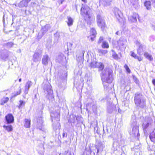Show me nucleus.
<instances>
[{
	"instance_id": "obj_1",
	"label": "nucleus",
	"mask_w": 155,
	"mask_h": 155,
	"mask_svg": "<svg viewBox=\"0 0 155 155\" xmlns=\"http://www.w3.org/2000/svg\"><path fill=\"white\" fill-rule=\"evenodd\" d=\"M80 14L87 24L90 25L94 21L92 11L87 5L82 4Z\"/></svg>"
},
{
	"instance_id": "obj_2",
	"label": "nucleus",
	"mask_w": 155,
	"mask_h": 155,
	"mask_svg": "<svg viewBox=\"0 0 155 155\" xmlns=\"http://www.w3.org/2000/svg\"><path fill=\"white\" fill-rule=\"evenodd\" d=\"M111 70L105 69L102 71L101 74V80L103 82L104 87L106 90H108V83H111L113 80Z\"/></svg>"
},
{
	"instance_id": "obj_3",
	"label": "nucleus",
	"mask_w": 155,
	"mask_h": 155,
	"mask_svg": "<svg viewBox=\"0 0 155 155\" xmlns=\"http://www.w3.org/2000/svg\"><path fill=\"white\" fill-rule=\"evenodd\" d=\"M134 101L136 106L138 108H145L146 107V100L141 94L139 92L135 93Z\"/></svg>"
},
{
	"instance_id": "obj_4",
	"label": "nucleus",
	"mask_w": 155,
	"mask_h": 155,
	"mask_svg": "<svg viewBox=\"0 0 155 155\" xmlns=\"http://www.w3.org/2000/svg\"><path fill=\"white\" fill-rule=\"evenodd\" d=\"M131 127H132V130L131 132V134L133 135L135 137H139L140 134L139 133V124H137L135 119L131 120Z\"/></svg>"
},
{
	"instance_id": "obj_5",
	"label": "nucleus",
	"mask_w": 155,
	"mask_h": 155,
	"mask_svg": "<svg viewBox=\"0 0 155 155\" xmlns=\"http://www.w3.org/2000/svg\"><path fill=\"white\" fill-rule=\"evenodd\" d=\"M51 88V86L49 84H45L43 87L44 92L46 94V96L49 99L53 97V91Z\"/></svg>"
},
{
	"instance_id": "obj_6",
	"label": "nucleus",
	"mask_w": 155,
	"mask_h": 155,
	"mask_svg": "<svg viewBox=\"0 0 155 155\" xmlns=\"http://www.w3.org/2000/svg\"><path fill=\"white\" fill-rule=\"evenodd\" d=\"M114 13L115 16L119 23H122L124 22L125 19L123 16L121 12L117 8H115L114 9Z\"/></svg>"
},
{
	"instance_id": "obj_7",
	"label": "nucleus",
	"mask_w": 155,
	"mask_h": 155,
	"mask_svg": "<svg viewBox=\"0 0 155 155\" xmlns=\"http://www.w3.org/2000/svg\"><path fill=\"white\" fill-rule=\"evenodd\" d=\"M42 51L38 49L33 55V60L34 61L37 62L40 61L42 56Z\"/></svg>"
},
{
	"instance_id": "obj_8",
	"label": "nucleus",
	"mask_w": 155,
	"mask_h": 155,
	"mask_svg": "<svg viewBox=\"0 0 155 155\" xmlns=\"http://www.w3.org/2000/svg\"><path fill=\"white\" fill-rule=\"evenodd\" d=\"M59 111L58 110L56 112L51 113V120L52 122L59 121L60 120Z\"/></svg>"
},
{
	"instance_id": "obj_9",
	"label": "nucleus",
	"mask_w": 155,
	"mask_h": 155,
	"mask_svg": "<svg viewBox=\"0 0 155 155\" xmlns=\"http://www.w3.org/2000/svg\"><path fill=\"white\" fill-rule=\"evenodd\" d=\"M97 23L98 26L101 27V29H103L105 27V20L104 18L99 15H97Z\"/></svg>"
},
{
	"instance_id": "obj_10",
	"label": "nucleus",
	"mask_w": 155,
	"mask_h": 155,
	"mask_svg": "<svg viewBox=\"0 0 155 155\" xmlns=\"http://www.w3.org/2000/svg\"><path fill=\"white\" fill-rule=\"evenodd\" d=\"M152 122V120L150 118L146 117L142 125L143 129L145 130L151 126Z\"/></svg>"
},
{
	"instance_id": "obj_11",
	"label": "nucleus",
	"mask_w": 155,
	"mask_h": 155,
	"mask_svg": "<svg viewBox=\"0 0 155 155\" xmlns=\"http://www.w3.org/2000/svg\"><path fill=\"white\" fill-rule=\"evenodd\" d=\"M51 28V26L49 24H47L44 26H43L41 30V32H39L38 33V37L41 38Z\"/></svg>"
},
{
	"instance_id": "obj_12",
	"label": "nucleus",
	"mask_w": 155,
	"mask_h": 155,
	"mask_svg": "<svg viewBox=\"0 0 155 155\" xmlns=\"http://www.w3.org/2000/svg\"><path fill=\"white\" fill-rule=\"evenodd\" d=\"M136 45L138 46V48L137 49V54L140 55H142L144 51L143 48V45L138 41H137Z\"/></svg>"
},
{
	"instance_id": "obj_13",
	"label": "nucleus",
	"mask_w": 155,
	"mask_h": 155,
	"mask_svg": "<svg viewBox=\"0 0 155 155\" xmlns=\"http://www.w3.org/2000/svg\"><path fill=\"white\" fill-rule=\"evenodd\" d=\"M104 147V145L102 143V142L101 141H96L95 147L97 150V153L99 151H102Z\"/></svg>"
},
{
	"instance_id": "obj_14",
	"label": "nucleus",
	"mask_w": 155,
	"mask_h": 155,
	"mask_svg": "<svg viewBox=\"0 0 155 155\" xmlns=\"http://www.w3.org/2000/svg\"><path fill=\"white\" fill-rule=\"evenodd\" d=\"M72 117L73 120L71 121L72 123H76L77 124H79L82 122L83 119L81 116H77L75 115H73Z\"/></svg>"
},
{
	"instance_id": "obj_15",
	"label": "nucleus",
	"mask_w": 155,
	"mask_h": 155,
	"mask_svg": "<svg viewBox=\"0 0 155 155\" xmlns=\"http://www.w3.org/2000/svg\"><path fill=\"white\" fill-rule=\"evenodd\" d=\"M43 121L41 116L38 117L37 119V127L40 130L43 131L44 128L43 124Z\"/></svg>"
},
{
	"instance_id": "obj_16",
	"label": "nucleus",
	"mask_w": 155,
	"mask_h": 155,
	"mask_svg": "<svg viewBox=\"0 0 155 155\" xmlns=\"http://www.w3.org/2000/svg\"><path fill=\"white\" fill-rule=\"evenodd\" d=\"M6 122L8 124L13 123L14 121V117L12 114H9L5 117Z\"/></svg>"
},
{
	"instance_id": "obj_17",
	"label": "nucleus",
	"mask_w": 155,
	"mask_h": 155,
	"mask_svg": "<svg viewBox=\"0 0 155 155\" xmlns=\"http://www.w3.org/2000/svg\"><path fill=\"white\" fill-rule=\"evenodd\" d=\"M90 32L91 35L89 37L92 41H94V38L96 36L97 32L96 30L94 28H91Z\"/></svg>"
},
{
	"instance_id": "obj_18",
	"label": "nucleus",
	"mask_w": 155,
	"mask_h": 155,
	"mask_svg": "<svg viewBox=\"0 0 155 155\" xmlns=\"http://www.w3.org/2000/svg\"><path fill=\"white\" fill-rule=\"evenodd\" d=\"M31 0H22L18 5V6L20 8L23 7H27L28 6V3Z\"/></svg>"
},
{
	"instance_id": "obj_19",
	"label": "nucleus",
	"mask_w": 155,
	"mask_h": 155,
	"mask_svg": "<svg viewBox=\"0 0 155 155\" xmlns=\"http://www.w3.org/2000/svg\"><path fill=\"white\" fill-rule=\"evenodd\" d=\"M59 121L53 122V128L56 132H58L60 128V125Z\"/></svg>"
},
{
	"instance_id": "obj_20",
	"label": "nucleus",
	"mask_w": 155,
	"mask_h": 155,
	"mask_svg": "<svg viewBox=\"0 0 155 155\" xmlns=\"http://www.w3.org/2000/svg\"><path fill=\"white\" fill-rule=\"evenodd\" d=\"M50 58L47 54H45L43 55L42 60V64L45 65H47L48 62L50 61Z\"/></svg>"
},
{
	"instance_id": "obj_21",
	"label": "nucleus",
	"mask_w": 155,
	"mask_h": 155,
	"mask_svg": "<svg viewBox=\"0 0 155 155\" xmlns=\"http://www.w3.org/2000/svg\"><path fill=\"white\" fill-rule=\"evenodd\" d=\"M32 83L31 81H28L25 84V86L24 93L25 94L28 93V90L30 87L32 86Z\"/></svg>"
},
{
	"instance_id": "obj_22",
	"label": "nucleus",
	"mask_w": 155,
	"mask_h": 155,
	"mask_svg": "<svg viewBox=\"0 0 155 155\" xmlns=\"http://www.w3.org/2000/svg\"><path fill=\"white\" fill-rule=\"evenodd\" d=\"M118 46L120 47H124L126 45L127 42L125 40H124L122 38H120L117 42Z\"/></svg>"
},
{
	"instance_id": "obj_23",
	"label": "nucleus",
	"mask_w": 155,
	"mask_h": 155,
	"mask_svg": "<svg viewBox=\"0 0 155 155\" xmlns=\"http://www.w3.org/2000/svg\"><path fill=\"white\" fill-rule=\"evenodd\" d=\"M113 0H101L100 2H101L104 6H107L110 5Z\"/></svg>"
},
{
	"instance_id": "obj_24",
	"label": "nucleus",
	"mask_w": 155,
	"mask_h": 155,
	"mask_svg": "<svg viewBox=\"0 0 155 155\" xmlns=\"http://www.w3.org/2000/svg\"><path fill=\"white\" fill-rule=\"evenodd\" d=\"M137 15L136 13H133L132 15L129 16L128 18L129 20L132 22H135L137 21Z\"/></svg>"
},
{
	"instance_id": "obj_25",
	"label": "nucleus",
	"mask_w": 155,
	"mask_h": 155,
	"mask_svg": "<svg viewBox=\"0 0 155 155\" xmlns=\"http://www.w3.org/2000/svg\"><path fill=\"white\" fill-rule=\"evenodd\" d=\"M66 58L62 54H61L58 56L56 61L57 62L60 63L62 64L63 61H65Z\"/></svg>"
},
{
	"instance_id": "obj_26",
	"label": "nucleus",
	"mask_w": 155,
	"mask_h": 155,
	"mask_svg": "<svg viewBox=\"0 0 155 155\" xmlns=\"http://www.w3.org/2000/svg\"><path fill=\"white\" fill-rule=\"evenodd\" d=\"M1 57L4 60H5L7 59L8 57V54L7 51H3L1 53Z\"/></svg>"
},
{
	"instance_id": "obj_27",
	"label": "nucleus",
	"mask_w": 155,
	"mask_h": 155,
	"mask_svg": "<svg viewBox=\"0 0 155 155\" xmlns=\"http://www.w3.org/2000/svg\"><path fill=\"white\" fill-rule=\"evenodd\" d=\"M130 54L132 57L135 59H137L139 61H141L142 60V58L141 57L137 56V54L132 51L130 52Z\"/></svg>"
},
{
	"instance_id": "obj_28",
	"label": "nucleus",
	"mask_w": 155,
	"mask_h": 155,
	"mask_svg": "<svg viewBox=\"0 0 155 155\" xmlns=\"http://www.w3.org/2000/svg\"><path fill=\"white\" fill-rule=\"evenodd\" d=\"M144 4L147 10H150L151 7V3L150 1L147 0L145 1Z\"/></svg>"
},
{
	"instance_id": "obj_29",
	"label": "nucleus",
	"mask_w": 155,
	"mask_h": 155,
	"mask_svg": "<svg viewBox=\"0 0 155 155\" xmlns=\"http://www.w3.org/2000/svg\"><path fill=\"white\" fill-rule=\"evenodd\" d=\"M54 43H57L58 42L60 38V32L57 31L54 34Z\"/></svg>"
},
{
	"instance_id": "obj_30",
	"label": "nucleus",
	"mask_w": 155,
	"mask_h": 155,
	"mask_svg": "<svg viewBox=\"0 0 155 155\" xmlns=\"http://www.w3.org/2000/svg\"><path fill=\"white\" fill-rule=\"evenodd\" d=\"M31 120L27 119H25L24 120V126L26 128H29L30 127Z\"/></svg>"
},
{
	"instance_id": "obj_31",
	"label": "nucleus",
	"mask_w": 155,
	"mask_h": 155,
	"mask_svg": "<svg viewBox=\"0 0 155 155\" xmlns=\"http://www.w3.org/2000/svg\"><path fill=\"white\" fill-rule=\"evenodd\" d=\"M149 137L152 141L155 142V129L150 134Z\"/></svg>"
},
{
	"instance_id": "obj_32",
	"label": "nucleus",
	"mask_w": 155,
	"mask_h": 155,
	"mask_svg": "<svg viewBox=\"0 0 155 155\" xmlns=\"http://www.w3.org/2000/svg\"><path fill=\"white\" fill-rule=\"evenodd\" d=\"M15 44H14L12 42H9L7 43H4L3 44V46L6 47L8 48H11L13 47Z\"/></svg>"
},
{
	"instance_id": "obj_33",
	"label": "nucleus",
	"mask_w": 155,
	"mask_h": 155,
	"mask_svg": "<svg viewBox=\"0 0 155 155\" xmlns=\"http://www.w3.org/2000/svg\"><path fill=\"white\" fill-rule=\"evenodd\" d=\"M96 68H98L99 71H102L104 68V64L101 62H98Z\"/></svg>"
},
{
	"instance_id": "obj_34",
	"label": "nucleus",
	"mask_w": 155,
	"mask_h": 155,
	"mask_svg": "<svg viewBox=\"0 0 155 155\" xmlns=\"http://www.w3.org/2000/svg\"><path fill=\"white\" fill-rule=\"evenodd\" d=\"M9 98L8 97H4L1 100L0 104L1 105H3L5 104L8 101Z\"/></svg>"
},
{
	"instance_id": "obj_35",
	"label": "nucleus",
	"mask_w": 155,
	"mask_h": 155,
	"mask_svg": "<svg viewBox=\"0 0 155 155\" xmlns=\"http://www.w3.org/2000/svg\"><path fill=\"white\" fill-rule=\"evenodd\" d=\"M68 22H67L68 25V26H71L73 25V20L71 17H68Z\"/></svg>"
},
{
	"instance_id": "obj_36",
	"label": "nucleus",
	"mask_w": 155,
	"mask_h": 155,
	"mask_svg": "<svg viewBox=\"0 0 155 155\" xmlns=\"http://www.w3.org/2000/svg\"><path fill=\"white\" fill-rule=\"evenodd\" d=\"M98 62L95 61L91 62L90 64V67L91 68H96Z\"/></svg>"
},
{
	"instance_id": "obj_37",
	"label": "nucleus",
	"mask_w": 155,
	"mask_h": 155,
	"mask_svg": "<svg viewBox=\"0 0 155 155\" xmlns=\"http://www.w3.org/2000/svg\"><path fill=\"white\" fill-rule=\"evenodd\" d=\"M101 46L103 48H108L109 47L108 42L106 41L103 42Z\"/></svg>"
},
{
	"instance_id": "obj_38",
	"label": "nucleus",
	"mask_w": 155,
	"mask_h": 155,
	"mask_svg": "<svg viewBox=\"0 0 155 155\" xmlns=\"http://www.w3.org/2000/svg\"><path fill=\"white\" fill-rule=\"evenodd\" d=\"M21 91V87H19V90L18 91H17L16 93H13L12 94V98H13L15 97L16 96L20 94Z\"/></svg>"
},
{
	"instance_id": "obj_39",
	"label": "nucleus",
	"mask_w": 155,
	"mask_h": 155,
	"mask_svg": "<svg viewBox=\"0 0 155 155\" xmlns=\"http://www.w3.org/2000/svg\"><path fill=\"white\" fill-rule=\"evenodd\" d=\"M4 127L5 129L6 130L9 132L12 131L13 130L12 127L11 125L8 126H4Z\"/></svg>"
},
{
	"instance_id": "obj_40",
	"label": "nucleus",
	"mask_w": 155,
	"mask_h": 155,
	"mask_svg": "<svg viewBox=\"0 0 155 155\" xmlns=\"http://www.w3.org/2000/svg\"><path fill=\"white\" fill-rule=\"evenodd\" d=\"M115 106L114 105H112L111 106H109L107 107V110L109 113H111L113 110H114Z\"/></svg>"
},
{
	"instance_id": "obj_41",
	"label": "nucleus",
	"mask_w": 155,
	"mask_h": 155,
	"mask_svg": "<svg viewBox=\"0 0 155 155\" xmlns=\"http://www.w3.org/2000/svg\"><path fill=\"white\" fill-rule=\"evenodd\" d=\"M138 0H130V3L133 6L137 5Z\"/></svg>"
},
{
	"instance_id": "obj_42",
	"label": "nucleus",
	"mask_w": 155,
	"mask_h": 155,
	"mask_svg": "<svg viewBox=\"0 0 155 155\" xmlns=\"http://www.w3.org/2000/svg\"><path fill=\"white\" fill-rule=\"evenodd\" d=\"M124 68H125L127 72L128 73H130L131 72V71L130 68H129L128 65L125 64L124 66Z\"/></svg>"
},
{
	"instance_id": "obj_43",
	"label": "nucleus",
	"mask_w": 155,
	"mask_h": 155,
	"mask_svg": "<svg viewBox=\"0 0 155 155\" xmlns=\"http://www.w3.org/2000/svg\"><path fill=\"white\" fill-rule=\"evenodd\" d=\"M104 38L103 36H100L97 42L98 44H100L102 42H103L104 41Z\"/></svg>"
},
{
	"instance_id": "obj_44",
	"label": "nucleus",
	"mask_w": 155,
	"mask_h": 155,
	"mask_svg": "<svg viewBox=\"0 0 155 155\" xmlns=\"http://www.w3.org/2000/svg\"><path fill=\"white\" fill-rule=\"evenodd\" d=\"M20 104L18 107L20 108L22 106H24L25 105V102L23 101L22 100H20L19 101Z\"/></svg>"
},
{
	"instance_id": "obj_45",
	"label": "nucleus",
	"mask_w": 155,
	"mask_h": 155,
	"mask_svg": "<svg viewBox=\"0 0 155 155\" xmlns=\"http://www.w3.org/2000/svg\"><path fill=\"white\" fill-rule=\"evenodd\" d=\"M86 155H95V153L94 152H92L90 150L89 151L87 152Z\"/></svg>"
},
{
	"instance_id": "obj_46",
	"label": "nucleus",
	"mask_w": 155,
	"mask_h": 155,
	"mask_svg": "<svg viewBox=\"0 0 155 155\" xmlns=\"http://www.w3.org/2000/svg\"><path fill=\"white\" fill-rule=\"evenodd\" d=\"M67 45L68 46V50L70 49L71 50V47L73 45V44L71 42L67 43Z\"/></svg>"
},
{
	"instance_id": "obj_47",
	"label": "nucleus",
	"mask_w": 155,
	"mask_h": 155,
	"mask_svg": "<svg viewBox=\"0 0 155 155\" xmlns=\"http://www.w3.org/2000/svg\"><path fill=\"white\" fill-rule=\"evenodd\" d=\"M100 52H101L102 54H106L107 51V50H100Z\"/></svg>"
},
{
	"instance_id": "obj_48",
	"label": "nucleus",
	"mask_w": 155,
	"mask_h": 155,
	"mask_svg": "<svg viewBox=\"0 0 155 155\" xmlns=\"http://www.w3.org/2000/svg\"><path fill=\"white\" fill-rule=\"evenodd\" d=\"M112 56L115 59H118V56L115 53H114L112 54Z\"/></svg>"
},
{
	"instance_id": "obj_49",
	"label": "nucleus",
	"mask_w": 155,
	"mask_h": 155,
	"mask_svg": "<svg viewBox=\"0 0 155 155\" xmlns=\"http://www.w3.org/2000/svg\"><path fill=\"white\" fill-rule=\"evenodd\" d=\"M67 134L65 132H64L63 133V134H62L63 137V138L64 137H67Z\"/></svg>"
},
{
	"instance_id": "obj_50",
	"label": "nucleus",
	"mask_w": 155,
	"mask_h": 155,
	"mask_svg": "<svg viewBox=\"0 0 155 155\" xmlns=\"http://www.w3.org/2000/svg\"><path fill=\"white\" fill-rule=\"evenodd\" d=\"M65 0H58V2L60 4H62L63 2Z\"/></svg>"
},
{
	"instance_id": "obj_51",
	"label": "nucleus",
	"mask_w": 155,
	"mask_h": 155,
	"mask_svg": "<svg viewBox=\"0 0 155 155\" xmlns=\"http://www.w3.org/2000/svg\"><path fill=\"white\" fill-rule=\"evenodd\" d=\"M147 58L150 60H151L152 59H153V58L152 57L151 55H149V56L147 57Z\"/></svg>"
},
{
	"instance_id": "obj_52",
	"label": "nucleus",
	"mask_w": 155,
	"mask_h": 155,
	"mask_svg": "<svg viewBox=\"0 0 155 155\" xmlns=\"http://www.w3.org/2000/svg\"><path fill=\"white\" fill-rule=\"evenodd\" d=\"M149 54L147 52H145L144 54V56L147 58V56H149Z\"/></svg>"
},
{
	"instance_id": "obj_53",
	"label": "nucleus",
	"mask_w": 155,
	"mask_h": 155,
	"mask_svg": "<svg viewBox=\"0 0 155 155\" xmlns=\"http://www.w3.org/2000/svg\"><path fill=\"white\" fill-rule=\"evenodd\" d=\"M134 79L135 81V82L136 83H137L139 81L137 79L136 77H134Z\"/></svg>"
},
{
	"instance_id": "obj_54",
	"label": "nucleus",
	"mask_w": 155,
	"mask_h": 155,
	"mask_svg": "<svg viewBox=\"0 0 155 155\" xmlns=\"http://www.w3.org/2000/svg\"><path fill=\"white\" fill-rule=\"evenodd\" d=\"M84 52H85V51H82V57H81V56L80 57V58H83L84 55Z\"/></svg>"
},
{
	"instance_id": "obj_55",
	"label": "nucleus",
	"mask_w": 155,
	"mask_h": 155,
	"mask_svg": "<svg viewBox=\"0 0 155 155\" xmlns=\"http://www.w3.org/2000/svg\"><path fill=\"white\" fill-rule=\"evenodd\" d=\"M153 84L155 86V79H153L152 81Z\"/></svg>"
},
{
	"instance_id": "obj_56",
	"label": "nucleus",
	"mask_w": 155,
	"mask_h": 155,
	"mask_svg": "<svg viewBox=\"0 0 155 155\" xmlns=\"http://www.w3.org/2000/svg\"><path fill=\"white\" fill-rule=\"evenodd\" d=\"M16 17V16L15 15H12V20L13 21V19Z\"/></svg>"
},
{
	"instance_id": "obj_57",
	"label": "nucleus",
	"mask_w": 155,
	"mask_h": 155,
	"mask_svg": "<svg viewBox=\"0 0 155 155\" xmlns=\"http://www.w3.org/2000/svg\"><path fill=\"white\" fill-rule=\"evenodd\" d=\"M64 76L65 77L64 78H66L67 77V73H64Z\"/></svg>"
},
{
	"instance_id": "obj_58",
	"label": "nucleus",
	"mask_w": 155,
	"mask_h": 155,
	"mask_svg": "<svg viewBox=\"0 0 155 155\" xmlns=\"http://www.w3.org/2000/svg\"><path fill=\"white\" fill-rule=\"evenodd\" d=\"M81 1L84 2L85 3H87V0H81Z\"/></svg>"
},
{
	"instance_id": "obj_59",
	"label": "nucleus",
	"mask_w": 155,
	"mask_h": 155,
	"mask_svg": "<svg viewBox=\"0 0 155 155\" xmlns=\"http://www.w3.org/2000/svg\"><path fill=\"white\" fill-rule=\"evenodd\" d=\"M93 111L95 113H96V109L95 108L93 110Z\"/></svg>"
},
{
	"instance_id": "obj_60",
	"label": "nucleus",
	"mask_w": 155,
	"mask_h": 155,
	"mask_svg": "<svg viewBox=\"0 0 155 155\" xmlns=\"http://www.w3.org/2000/svg\"><path fill=\"white\" fill-rule=\"evenodd\" d=\"M18 81L19 82H20L21 81V78H20L19 79Z\"/></svg>"
},
{
	"instance_id": "obj_61",
	"label": "nucleus",
	"mask_w": 155,
	"mask_h": 155,
	"mask_svg": "<svg viewBox=\"0 0 155 155\" xmlns=\"http://www.w3.org/2000/svg\"><path fill=\"white\" fill-rule=\"evenodd\" d=\"M118 32H119V31H117L116 32V34L117 35H118Z\"/></svg>"
},
{
	"instance_id": "obj_62",
	"label": "nucleus",
	"mask_w": 155,
	"mask_h": 155,
	"mask_svg": "<svg viewBox=\"0 0 155 155\" xmlns=\"http://www.w3.org/2000/svg\"><path fill=\"white\" fill-rule=\"evenodd\" d=\"M75 7H76V10L77 12L78 10H77V5H76Z\"/></svg>"
},
{
	"instance_id": "obj_63",
	"label": "nucleus",
	"mask_w": 155,
	"mask_h": 155,
	"mask_svg": "<svg viewBox=\"0 0 155 155\" xmlns=\"http://www.w3.org/2000/svg\"><path fill=\"white\" fill-rule=\"evenodd\" d=\"M95 108V106H92V108Z\"/></svg>"
},
{
	"instance_id": "obj_64",
	"label": "nucleus",
	"mask_w": 155,
	"mask_h": 155,
	"mask_svg": "<svg viewBox=\"0 0 155 155\" xmlns=\"http://www.w3.org/2000/svg\"><path fill=\"white\" fill-rule=\"evenodd\" d=\"M3 22H4V18H3Z\"/></svg>"
}]
</instances>
